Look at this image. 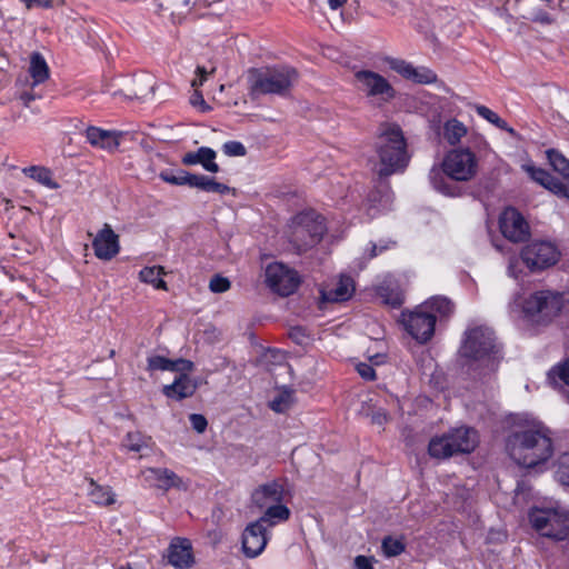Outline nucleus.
Here are the masks:
<instances>
[{
	"label": "nucleus",
	"instance_id": "1",
	"mask_svg": "<svg viewBox=\"0 0 569 569\" xmlns=\"http://www.w3.org/2000/svg\"><path fill=\"white\" fill-rule=\"evenodd\" d=\"M505 448L516 465L541 473L555 455L553 432L539 420H520L506 436Z\"/></svg>",
	"mask_w": 569,
	"mask_h": 569
},
{
	"label": "nucleus",
	"instance_id": "2",
	"mask_svg": "<svg viewBox=\"0 0 569 569\" xmlns=\"http://www.w3.org/2000/svg\"><path fill=\"white\" fill-rule=\"evenodd\" d=\"M503 359L502 346L490 328H468L458 349V362L472 379H483L495 373Z\"/></svg>",
	"mask_w": 569,
	"mask_h": 569
},
{
	"label": "nucleus",
	"instance_id": "3",
	"mask_svg": "<svg viewBox=\"0 0 569 569\" xmlns=\"http://www.w3.org/2000/svg\"><path fill=\"white\" fill-rule=\"evenodd\" d=\"M477 166L476 154L470 149H453L446 154L442 170L430 171V183L435 190L445 196H460L461 189L457 181L470 180L477 172Z\"/></svg>",
	"mask_w": 569,
	"mask_h": 569
},
{
	"label": "nucleus",
	"instance_id": "4",
	"mask_svg": "<svg viewBox=\"0 0 569 569\" xmlns=\"http://www.w3.org/2000/svg\"><path fill=\"white\" fill-rule=\"evenodd\" d=\"M376 147L380 163L378 170L380 177H389L407 167L409 162L407 142L398 124H382Z\"/></svg>",
	"mask_w": 569,
	"mask_h": 569
},
{
	"label": "nucleus",
	"instance_id": "5",
	"mask_svg": "<svg viewBox=\"0 0 569 569\" xmlns=\"http://www.w3.org/2000/svg\"><path fill=\"white\" fill-rule=\"evenodd\" d=\"M298 77L297 69L286 64L250 68L248 70L249 93L252 98L260 94L287 97Z\"/></svg>",
	"mask_w": 569,
	"mask_h": 569
},
{
	"label": "nucleus",
	"instance_id": "6",
	"mask_svg": "<svg viewBox=\"0 0 569 569\" xmlns=\"http://www.w3.org/2000/svg\"><path fill=\"white\" fill-rule=\"evenodd\" d=\"M479 443V436L471 427L450 429L441 436L432 437L428 445V453L436 459H448L453 456L469 455Z\"/></svg>",
	"mask_w": 569,
	"mask_h": 569
},
{
	"label": "nucleus",
	"instance_id": "7",
	"mask_svg": "<svg viewBox=\"0 0 569 569\" xmlns=\"http://www.w3.org/2000/svg\"><path fill=\"white\" fill-rule=\"evenodd\" d=\"M563 308V293L551 290L536 291L523 300V319L530 325L547 327L562 312Z\"/></svg>",
	"mask_w": 569,
	"mask_h": 569
},
{
	"label": "nucleus",
	"instance_id": "8",
	"mask_svg": "<svg viewBox=\"0 0 569 569\" xmlns=\"http://www.w3.org/2000/svg\"><path fill=\"white\" fill-rule=\"evenodd\" d=\"M290 229L289 242L298 253L318 244L327 231L323 217L315 211L298 213L292 219Z\"/></svg>",
	"mask_w": 569,
	"mask_h": 569
},
{
	"label": "nucleus",
	"instance_id": "9",
	"mask_svg": "<svg viewBox=\"0 0 569 569\" xmlns=\"http://www.w3.org/2000/svg\"><path fill=\"white\" fill-rule=\"evenodd\" d=\"M437 317L421 305L410 312L401 313L406 331L419 343L428 342L435 335Z\"/></svg>",
	"mask_w": 569,
	"mask_h": 569
},
{
	"label": "nucleus",
	"instance_id": "10",
	"mask_svg": "<svg viewBox=\"0 0 569 569\" xmlns=\"http://www.w3.org/2000/svg\"><path fill=\"white\" fill-rule=\"evenodd\" d=\"M558 248L549 241H535L521 250V260L532 272L553 266L559 259Z\"/></svg>",
	"mask_w": 569,
	"mask_h": 569
},
{
	"label": "nucleus",
	"instance_id": "11",
	"mask_svg": "<svg viewBox=\"0 0 569 569\" xmlns=\"http://www.w3.org/2000/svg\"><path fill=\"white\" fill-rule=\"evenodd\" d=\"M266 283L272 292L288 297L298 289L300 277L297 271L283 263L273 262L266 269Z\"/></svg>",
	"mask_w": 569,
	"mask_h": 569
},
{
	"label": "nucleus",
	"instance_id": "12",
	"mask_svg": "<svg viewBox=\"0 0 569 569\" xmlns=\"http://www.w3.org/2000/svg\"><path fill=\"white\" fill-rule=\"evenodd\" d=\"M499 228L511 242H523L530 237V228L523 216L515 208H507L500 216Z\"/></svg>",
	"mask_w": 569,
	"mask_h": 569
},
{
	"label": "nucleus",
	"instance_id": "13",
	"mask_svg": "<svg viewBox=\"0 0 569 569\" xmlns=\"http://www.w3.org/2000/svg\"><path fill=\"white\" fill-rule=\"evenodd\" d=\"M355 77L369 97H380L383 101H390L397 96V91L390 82L377 72L360 70L356 72Z\"/></svg>",
	"mask_w": 569,
	"mask_h": 569
},
{
	"label": "nucleus",
	"instance_id": "14",
	"mask_svg": "<svg viewBox=\"0 0 569 569\" xmlns=\"http://www.w3.org/2000/svg\"><path fill=\"white\" fill-rule=\"evenodd\" d=\"M241 543L247 558L252 559L261 555L268 543L266 526L258 520L250 522L242 532Z\"/></svg>",
	"mask_w": 569,
	"mask_h": 569
},
{
	"label": "nucleus",
	"instance_id": "15",
	"mask_svg": "<svg viewBox=\"0 0 569 569\" xmlns=\"http://www.w3.org/2000/svg\"><path fill=\"white\" fill-rule=\"evenodd\" d=\"M387 63L397 73L407 80L419 84H430L437 81V74L427 67H413L402 59L387 58Z\"/></svg>",
	"mask_w": 569,
	"mask_h": 569
},
{
	"label": "nucleus",
	"instance_id": "16",
	"mask_svg": "<svg viewBox=\"0 0 569 569\" xmlns=\"http://www.w3.org/2000/svg\"><path fill=\"white\" fill-rule=\"evenodd\" d=\"M94 256L104 261L114 258L120 251L119 236L108 223L96 234L92 240Z\"/></svg>",
	"mask_w": 569,
	"mask_h": 569
},
{
	"label": "nucleus",
	"instance_id": "17",
	"mask_svg": "<svg viewBox=\"0 0 569 569\" xmlns=\"http://www.w3.org/2000/svg\"><path fill=\"white\" fill-rule=\"evenodd\" d=\"M532 527L542 536L561 541L569 536V521L563 522L558 529H553L556 513H549L545 510H537L529 516Z\"/></svg>",
	"mask_w": 569,
	"mask_h": 569
},
{
	"label": "nucleus",
	"instance_id": "18",
	"mask_svg": "<svg viewBox=\"0 0 569 569\" xmlns=\"http://www.w3.org/2000/svg\"><path fill=\"white\" fill-rule=\"evenodd\" d=\"M168 563L177 569H189L194 563L192 545L187 538H174L171 540L167 555Z\"/></svg>",
	"mask_w": 569,
	"mask_h": 569
},
{
	"label": "nucleus",
	"instance_id": "19",
	"mask_svg": "<svg viewBox=\"0 0 569 569\" xmlns=\"http://www.w3.org/2000/svg\"><path fill=\"white\" fill-rule=\"evenodd\" d=\"M283 487L278 481L273 480L268 483L259 486L251 495L252 502L260 509L274 502H282Z\"/></svg>",
	"mask_w": 569,
	"mask_h": 569
},
{
	"label": "nucleus",
	"instance_id": "20",
	"mask_svg": "<svg viewBox=\"0 0 569 569\" xmlns=\"http://www.w3.org/2000/svg\"><path fill=\"white\" fill-rule=\"evenodd\" d=\"M197 388V383L187 373H180L172 383L163 386L162 393L169 399L181 401L193 396Z\"/></svg>",
	"mask_w": 569,
	"mask_h": 569
},
{
	"label": "nucleus",
	"instance_id": "21",
	"mask_svg": "<svg viewBox=\"0 0 569 569\" xmlns=\"http://www.w3.org/2000/svg\"><path fill=\"white\" fill-rule=\"evenodd\" d=\"M355 291V283L351 277L341 276L333 288L320 291L323 302H343L349 300Z\"/></svg>",
	"mask_w": 569,
	"mask_h": 569
},
{
	"label": "nucleus",
	"instance_id": "22",
	"mask_svg": "<svg viewBox=\"0 0 569 569\" xmlns=\"http://www.w3.org/2000/svg\"><path fill=\"white\" fill-rule=\"evenodd\" d=\"M217 153L213 149L209 147H200L196 152H187L181 162L184 166H194L201 164L203 169L211 173L219 172L220 168L218 163L214 162Z\"/></svg>",
	"mask_w": 569,
	"mask_h": 569
},
{
	"label": "nucleus",
	"instance_id": "23",
	"mask_svg": "<svg viewBox=\"0 0 569 569\" xmlns=\"http://www.w3.org/2000/svg\"><path fill=\"white\" fill-rule=\"evenodd\" d=\"M143 475L147 482L163 490L179 487L181 482V479L167 468H148L143 471Z\"/></svg>",
	"mask_w": 569,
	"mask_h": 569
},
{
	"label": "nucleus",
	"instance_id": "24",
	"mask_svg": "<svg viewBox=\"0 0 569 569\" xmlns=\"http://www.w3.org/2000/svg\"><path fill=\"white\" fill-rule=\"evenodd\" d=\"M120 136V132L103 130L97 127H89L86 131L87 140L92 146H97L108 150H114L119 147Z\"/></svg>",
	"mask_w": 569,
	"mask_h": 569
},
{
	"label": "nucleus",
	"instance_id": "25",
	"mask_svg": "<svg viewBox=\"0 0 569 569\" xmlns=\"http://www.w3.org/2000/svg\"><path fill=\"white\" fill-rule=\"evenodd\" d=\"M428 312L439 315L440 318H449L455 311V303L445 296H435L423 305Z\"/></svg>",
	"mask_w": 569,
	"mask_h": 569
},
{
	"label": "nucleus",
	"instance_id": "26",
	"mask_svg": "<svg viewBox=\"0 0 569 569\" xmlns=\"http://www.w3.org/2000/svg\"><path fill=\"white\" fill-rule=\"evenodd\" d=\"M264 513L258 519L262 525L269 523L274 526L279 521H286L290 517V510L287 506L281 502H274L266 507Z\"/></svg>",
	"mask_w": 569,
	"mask_h": 569
},
{
	"label": "nucleus",
	"instance_id": "27",
	"mask_svg": "<svg viewBox=\"0 0 569 569\" xmlns=\"http://www.w3.org/2000/svg\"><path fill=\"white\" fill-rule=\"evenodd\" d=\"M29 73L34 84L43 83L49 78V67L40 52L31 53Z\"/></svg>",
	"mask_w": 569,
	"mask_h": 569
},
{
	"label": "nucleus",
	"instance_id": "28",
	"mask_svg": "<svg viewBox=\"0 0 569 569\" xmlns=\"http://www.w3.org/2000/svg\"><path fill=\"white\" fill-rule=\"evenodd\" d=\"M442 134L449 144L455 146L467 134V128L461 121L452 118L445 122Z\"/></svg>",
	"mask_w": 569,
	"mask_h": 569
},
{
	"label": "nucleus",
	"instance_id": "29",
	"mask_svg": "<svg viewBox=\"0 0 569 569\" xmlns=\"http://www.w3.org/2000/svg\"><path fill=\"white\" fill-rule=\"evenodd\" d=\"M23 173L50 189L54 190V189L59 188V183H57L52 179V172L48 168L31 166V167L24 168Z\"/></svg>",
	"mask_w": 569,
	"mask_h": 569
},
{
	"label": "nucleus",
	"instance_id": "30",
	"mask_svg": "<svg viewBox=\"0 0 569 569\" xmlns=\"http://www.w3.org/2000/svg\"><path fill=\"white\" fill-rule=\"evenodd\" d=\"M162 274H163V268L160 266L144 267L140 271L139 278L142 282L150 283L156 289L167 290V283L161 278Z\"/></svg>",
	"mask_w": 569,
	"mask_h": 569
},
{
	"label": "nucleus",
	"instance_id": "31",
	"mask_svg": "<svg viewBox=\"0 0 569 569\" xmlns=\"http://www.w3.org/2000/svg\"><path fill=\"white\" fill-rule=\"evenodd\" d=\"M90 487L89 496L94 503L103 506L114 503V495L109 487L99 486L93 479H90Z\"/></svg>",
	"mask_w": 569,
	"mask_h": 569
},
{
	"label": "nucleus",
	"instance_id": "32",
	"mask_svg": "<svg viewBox=\"0 0 569 569\" xmlns=\"http://www.w3.org/2000/svg\"><path fill=\"white\" fill-rule=\"evenodd\" d=\"M476 109V112L482 117L483 119H486L488 122L492 123L493 126H496L497 128L503 130V131H507L508 133H510L511 136H515L516 134V131L513 128L509 127V124L507 123L506 120H503L502 118H500L496 112H493L491 109H489L488 107L486 106H482V104H477L475 107Z\"/></svg>",
	"mask_w": 569,
	"mask_h": 569
},
{
	"label": "nucleus",
	"instance_id": "33",
	"mask_svg": "<svg viewBox=\"0 0 569 569\" xmlns=\"http://www.w3.org/2000/svg\"><path fill=\"white\" fill-rule=\"evenodd\" d=\"M151 437L144 436L140 431L128 432L124 438V447L134 452H141L144 448L151 446Z\"/></svg>",
	"mask_w": 569,
	"mask_h": 569
},
{
	"label": "nucleus",
	"instance_id": "34",
	"mask_svg": "<svg viewBox=\"0 0 569 569\" xmlns=\"http://www.w3.org/2000/svg\"><path fill=\"white\" fill-rule=\"evenodd\" d=\"M293 396L295 391L289 388L282 389L271 401H270V408L274 412L282 413L287 409L290 408V406L293 402Z\"/></svg>",
	"mask_w": 569,
	"mask_h": 569
},
{
	"label": "nucleus",
	"instance_id": "35",
	"mask_svg": "<svg viewBox=\"0 0 569 569\" xmlns=\"http://www.w3.org/2000/svg\"><path fill=\"white\" fill-rule=\"evenodd\" d=\"M189 171L183 169H167L159 173V178L172 186H187Z\"/></svg>",
	"mask_w": 569,
	"mask_h": 569
},
{
	"label": "nucleus",
	"instance_id": "36",
	"mask_svg": "<svg viewBox=\"0 0 569 569\" xmlns=\"http://www.w3.org/2000/svg\"><path fill=\"white\" fill-rule=\"evenodd\" d=\"M191 0H159V7L172 16H183L190 11Z\"/></svg>",
	"mask_w": 569,
	"mask_h": 569
},
{
	"label": "nucleus",
	"instance_id": "37",
	"mask_svg": "<svg viewBox=\"0 0 569 569\" xmlns=\"http://www.w3.org/2000/svg\"><path fill=\"white\" fill-rule=\"evenodd\" d=\"M546 154L550 164L556 171L562 173L563 176H569V160L566 159L560 151L556 149H548Z\"/></svg>",
	"mask_w": 569,
	"mask_h": 569
},
{
	"label": "nucleus",
	"instance_id": "38",
	"mask_svg": "<svg viewBox=\"0 0 569 569\" xmlns=\"http://www.w3.org/2000/svg\"><path fill=\"white\" fill-rule=\"evenodd\" d=\"M381 548L383 555L390 558L401 555L406 549V545L401 539L387 536L382 539Z\"/></svg>",
	"mask_w": 569,
	"mask_h": 569
},
{
	"label": "nucleus",
	"instance_id": "39",
	"mask_svg": "<svg viewBox=\"0 0 569 569\" xmlns=\"http://www.w3.org/2000/svg\"><path fill=\"white\" fill-rule=\"evenodd\" d=\"M555 477L561 485L569 487V452L558 458Z\"/></svg>",
	"mask_w": 569,
	"mask_h": 569
},
{
	"label": "nucleus",
	"instance_id": "40",
	"mask_svg": "<svg viewBox=\"0 0 569 569\" xmlns=\"http://www.w3.org/2000/svg\"><path fill=\"white\" fill-rule=\"evenodd\" d=\"M378 295L386 305L392 308H399L403 303L402 297L398 292L393 293L389 287L380 286Z\"/></svg>",
	"mask_w": 569,
	"mask_h": 569
},
{
	"label": "nucleus",
	"instance_id": "41",
	"mask_svg": "<svg viewBox=\"0 0 569 569\" xmlns=\"http://www.w3.org/2000/svg\"><path fill=\"white\" fill-rule=\"evenodd\" d=\"M549 377L555 381L558 379L569 386V357L562 363L553 367L549 372Z\"/></svg>",
	"mask_w": 569,
	"mask_h": 569
},
{
	"label": "nucleus",
	"instance_id": "42",
	"mask_svg": "<svg viewBox=\"0 0 569 569\" xmlns=\"http://www.w3.org/2000/svg\"><path fill=\"white\" fill-rule=\"evenodd\" d=\"M211 178L212 177H208L204 174H196L189 172L187 186L190 188H197L199 190L208 192Z\"/></svg>",
	"mask_w": 569,
	"mask_h": 569
},
{
	"label": "nucleus",
	"instance_id": "43",
	"mask_svg": "<svg viewBox=\"0 0 569 569\" xmlns=\"http://www.w3.org/2000/svg\"><path fill=\"white\" fill-rule=\"evenodd\" d=\"M147 361V370L151 372L157 370L168 371L169 365H171V359L158 355L149 357Z\"/></svg>",
	"mask_w": 569,
	"mask_h": 569
},
{
	"label": "nucleus",
	"instance_id": "44",
	"mask_svg": "<svg viewBox=\"0 0 569 569\" xmlns=\"http://www.w3.org/2000/svg\"><path fill=\"white\" fill-rule=\"evenodd\" d=\"M223 152L229 157H243L247 154V149L243 143L239 141H227L222 146Z\"/></svg>",
	"mask_w": 569,
	"mask_h": 569
},
{
	"label": "nucleus",
	"instance_id": "45",
	"mask_svg": "<svg viewBox=\"0 0 569 569\" xmlns=\"http://www.w3.org/2000/svg\"><path fill=\"white\" fill-rule=\"evenodd\" d=\"M193 368H194V365L192 361H190L188 359L179 358L176 360H171V365H169L168 371L178 372V375H180V373L188 375V372L192 371Z\"/></svg>",
	"mask_w": 569,
	"mask_h": 569
},
{
	"label": "nucleus",
	"instance_id": "46",
	"mask_svg": "<svg viewBox=\"0 0 569 569\" xmlns=\"http://www.w3.org/2000/svg\"><path fill=\"white\" fill-rule=\"evenodd\" d=\"M289 338L299 346H302L309 339L308 330L302 326L291 327L288 333Z\"/></svg>",
	"mask_w": 569,
	"mask_h": 569
},
{
	"label": "nucleus",
	"instance_id": "47",
	"mask_svg": "<svg viewBox=\"0 0 569 569\" xmlns=\"http://www.w3.org/2000/svg\"><path fill=\"white\" fill-rule=\"evenodd\" d=\"M209 288L212 292L222 293L229 290L230 281L226 277L214 274L209 282Z\"/></svg>",
	"mask_w": 569,
	"mask_h": 569
},
{
	"label": "nucleus",
	"instance_id": "48",
	"mask_svg": "<svg viewBox=\"0 0 569 569\" xmlns=\"http://www.w3.org/2000/svg\"><path fill=\"white\" fill-rule=\"evenodd\" d=\"M528 171L530 173V177L536 182L540 183L542 187H546L547 183L550 182L552 174L545 169L536 168V167H529Z\"/></svg>",
	"mask_w": 569,
	"mask_h": 569
},
{
	"label": "nucleus",
	"instance_id": "49",
	"mask_svg": "<svg viewBox=\"0 0 569 569\" xmlns=\"http://www.w3.org/2000/svg\"><path fill=\"white\" fill-rule=\"evenodd\" d=\"M396 244H397L396 241L386 240V239H381L378 242H371V249H370L369 257L375 258L378 254L385 252L386 250L393 248Z\"/></svg>",
	"mask_w": 569,
	"mask_h": 569
},
{
	"label": "nucleus",
	"instance_id": "50",
	"mask_svg": "<svg viewBox=\"0 0 569 569\" xmlns=\"http://www.w3.org/2000/svg\"><path fill=\"white\" fill-rule=\"evenodd\" d=\"M356 369L359 376L367 381H373L377 378L376 370L369 363L360 362Z\"/></svg>",
	"mask_w": 569,
	"mask_h": 569
},
{
	"label": "nucleus",
	"instance_id": "51",
	"mask_svg": "<svg viewBox=\"0 0 569 569\" xmlns=\"http://www.w3.org/2000/svg\"><path fill=\"white\" fill-rule=\"evenodd\" d=\"M189 420L191 423V427L199 433H202L206 431L208 421L204 416L200 413H191L189 416Z\"/></svg>",
	"mask_w": 569,
	"mask_h": 569
},
{
	"label": "nucleus",
	"instance_id": "52",
	"mask_svg": "<svg viewBox=\"0 0 569 569\" xmlns=\"http://www.w3.org/2000/svg\"><path fill=\"white\" fill-rule=\"evenodd\" d=\"M146 88H137L133 91V97L138 99H146L149 94L153 93L154 86L149 77L144 78Z\"/></svg>",
	"mask_w": 569,
	"mask_h": 569
},
{
	"label": "nucleus",
	"instance_id": "53",
	"mask_svg": "<svg viewBox=\"0 0 569 569\" xmlns=\"http://www.w3.org/2000/svg\"><path fill=\"white\" fill-rule=\"evenodd\" d=\"M545 188L552 191L556 194H562L566 191L565 183L562 181H560L558 178H556L555 176L551 177L550 182L547 183V186Z\"/></svg>",
	"mask_w": 569,
	"mask_h": 569
},
{
	"label": "nucleus",
	"instance_id": "54",
	"mask_svg": "<svg viewBox=\"0 0 569 569\" xmlns=\"http://www.w3.org/2000/svg\"><path fill=\"white\" fill-rule=\"evenodd\" d=\"M231 191V188L224 183L218 182L214 178H211L208 192H214L219 194H226Z\"/></svg>",
	"mask_w": 569,
	"mask_h": 569
},
{
	"label": "nucleus",
	"instance_id": "55",
	"mask_svg": "<svg viewBox=\"0 0 569 569\" xmlns=\"http://www.w3.org/2000/svg\"><path fill=\"white\" fill-rule=\"evenodd\" d=\"M355 569H373L372 563L366 556H357L355 558Z\"/></svg>",
	"mask_w": 569,
	"mask_h": 569
},
{
	"label": "nucleus",
	"instance_id": "56",
	"mask_svg": "<svg viewBox=\"0 0 569 569\" xmlns=\"http://www.w3.org/2000/svg\"><path fill=\"white\" fill-rule=\"evenodd\" d=\"M22 3L26 4L28 9H31L34 6L42 7V8H51L52 1L51 0H20Z\"/></svg>",
	"mask_w": 569,
	"mask_h": 569
},
{
	"label": "nucleus",
	"instance_id": "57",
	"mask_svg": "<svg viewBox=\"0 0 569 569\" xmlns=\"http://www.w3.org/2000/svg\"><path fill=\"white\" fill-rule=\"evenodd\" d=\"M532 21L542 24H551L553 22V19L550 17L548 12L540 10L535 14Z\"/></svg>",
	"mask_w": 569,
	"mask_h": 569
},
{
	"label": "nucleus",
	"instance_id": "58",
	"mask_svg": "<svg viewBox=\"0 0 569 569\" xmlns=\"http://www.w3.org/2000/svg\"><path fill=\"white\" fill-rule=\"evenodd\" d=\"M371 421L375 425L382 426L388 421V415L385 411L378 410L372 413Z\"/></svg>",
	"mask_w": 569,
	"mask_h": 569
},
{
	"label": "nucleus",
	"instance_id": "59",
	"mask_svg": "<svg viewBox=\"0 0 569 569\" xmlns=\"http://www.w3.org/2000/svg\"><path fill=\"white\" fill-rule=\"evenodd\" d=\"M190 102H191V104H193V106H197V104L204 106V104H206V101H204V99H203L202 94H201L200 92H198V91H196V92L192 94V97H191V99H190Z\"/></svg>",
	"mask_w": 569,
	"mask_h": 569
},
{
	"label": "nucleus",
	"instance_id": "60",
	"mask_svg": "<svg viewBox=\"0 0 569 569\" xmlns=\"http://www.w3.org/2000/svg\"><path fill=\"white\" fill-rule=\"evenodd\" d=\"M20 99L22 100L24 107H29L30 106V102L32 100H34V96L29 93V92H23L21 96H20Z\"/></svg>",
	"mask_w": 569,
	"mask_h": 569
},
{
	"label": "nucleus",
	"instance_id": "61",
	"mask_svg": "<svg viewBox=\"0 0 569 569\" xmlns=\"http://www.w3.org/2000/svg\"><path fill=\"white\" fill-rule=\"evenodd\" d=\"M347 0H328L332 10H337L346 3Z\"/></svg>",
	"mask_w": 569,
	"mask_h": 569
},
{
	"label": "nucleus",
	"instance_id": "62",
	"mask_svg": "<svg viewBox=\"0 0 569 569\" xmlns=\"http://www.w3.org/2000/svg\"><path fill=\"white\" fill-rule=\"evenodd\" d=\"M569 518L565 517L561 521L559 519V516L556 513V520H553V529H558L563 522L568 523Z\"/></svg>",
	"mask_w": 569,
	"mask_h": 569
},
{
	"label": "nucleus",
	"instance_id": "63",
	"mask_svg": "<svg viewBox=\"0 0 569 569\" xmlns=\"http://www.w3.org/2000/svg\"><path fill=\"white\" fill-rule=\"evenodd\" d=\"M196 73L198 77L202 78V79H207V76H208V71L206 70L204 67H197V70H196Z\"/></svg>",
	"mask_w": 569,
	"mask_h": 569
},
{
	"label": "nucleus",
	"instance_id": "64",
	"mask_svg": "<svg viewBox=\"0 0 569 569\" xmlns=\"http://www.w3.org/2000/svg\"><path fill=\"white\" fill-rule=\"evenodd\" d=\"M203 81H204V79L197 76V78L191 81V86L193 88H197L199 86H202Z\"/></svg>",
	"mask_w": 569,
	"mask_h": 569
}]
</instances>
